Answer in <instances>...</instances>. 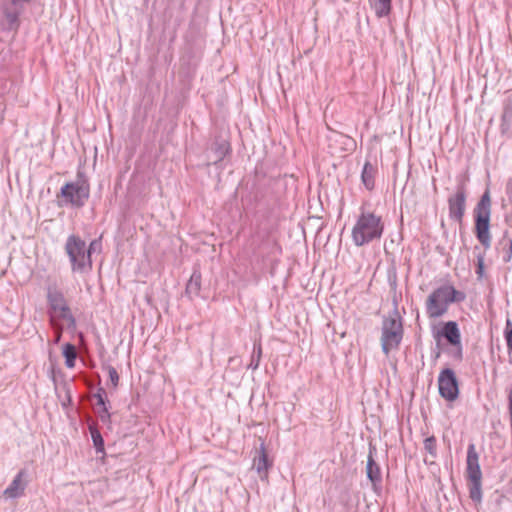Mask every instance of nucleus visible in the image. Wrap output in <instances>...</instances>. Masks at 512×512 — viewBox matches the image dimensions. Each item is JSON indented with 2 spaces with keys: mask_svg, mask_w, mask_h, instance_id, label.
<instances>
[{
  "mask_svg": "<svg viewBox=\"0 0 512 512\" xmlns=\"http://www.w3.org/2000/svg\"><path fill=\"white\" fill-rule=\"evenodd\" d=\"M384 230V223L380 215L371 211H361L355 225L352 228L351 236L356 246H363L380 239Z\"/></svg>",
  "mask_w": 512,
  "mask_h": 512,
  "instance_id": "obj_1",
  "label": "nucleus"
},
{
  "mask_svg": "<svg viewBox=\"0 0 512 512\" xmlns=\"http://www.w3.org/2000/svg\"><path fill=\"white\" fill-rule=\"evenodd\" d=\"M95 241L86 247L85 241L79 236L71 235L67 238L65 251L69 257L73 272L87 273L92 269L91 251Z\"/></svg>",
  "mask_w": 512,
  "mask_h": 512,
  "instance_id": "obj_2",
  "label": "nucleus"
},
{
  "mask_svg": "<svg viewBox=\"0 0 512 512\" xmlns=\"http://www.w3.org/2000/svg\"><path fill=\"white\" fill-rule=\"evenodd\" d=\"M463 298L464 296L452 285H443L427 297L426 313L429 318H439L448 311L451 303Z\"/></svg>",
  "mask_w": 512,
  "mask_h": 512,
  "instance_id": "obj_3",
  "label": "nucleus"
},
{
  "mask_svg": "<svg viewBox=\"0 0 512 512\" xmlns=\"http://www.w3.org/2000/svg\"><path fill=\"white\" fill-rule=\"evenodd\" d=\"M491 196L489 190L481 196L474 209L475 235L478 241L485 247L491 245L490 218H491Z\"/></svg>",
  "mask_w": 512,
  "mask_h": 512,
  "instance_id": "obj_4",
  "label": "nucleus"
},
{
  "mask_svg": "<svg viewBox=\"0 0 512 512\" xmlns=\"http://www.w3.org/2000/svg\"><path fill=\"white\" fill-rule=\"evenodd\" d=\"M403 338V325L397 315L386 317L382 323L381 347L388 355L391 351L397 350Z\"/></svg>",
  "mask_w": 512,
  "mask_h": 512,
  "instance_id": "obj_5",
  "label": "nucleus"
},
{
  "mask_svg": "<svg viewBox=\"0 0 512 512\" xmlns=\"http://www.w3.org/2000/svg\"><path fill=\"white\" fill-rule=\"evenodd\" d=\"M89 184L84 179H77L66 183L60 190L57 198L62 205L81 207L89 197Z\"/></svg>",
  "mask_w": 512,
  "mask_h": 512,
  "instance_id": "obj_6",
  "label": "nucleus"
},
{
  "mask_svg": "<svg viewBox=\"0 0 512 512\" xmlns=\"http://www.w3.org/2000/svg\"><path fill=\"white\" fill-rule=\"evenodd\" d=\"M47 300L50 308V318L52 325H56L57 320H66L74 323L73 316L63 293L56 287H50L47 292Z\"/></svg>",
  "mask_w": 512,
  "mask_h": 512,
  "instance_id": "obj_7",
  "label": "nucleus"
},
{
  "mask_svg": "<svg viewBox=\"0 0 512 512\" xmlns=\"http://www.w3.org/2000/svg\"><path fill=\"white\" fill-rule=\"evenodd\" d=\"M440 395L448 401H454L458 397V383L451 369L443 370L438 378Z\"/></svg>",
  "mask_w": 512,
  "mask_h": 512,
  "instance_id": "obj_8",
  "label": "nucleus"
},
{
  "mask_svg": "<svg viewBox=\"0 0 512 512\" xmlns=\"http://www.w3.org/2000/svg\"><path fill=\"white\" fill-rule=\"evenodd\" d=\"M466 191L464 185L458 187L456 193L449 197V215L458 223H462L465 214Z\"/></svg>",
  "mask_w": 512,
  "mask_h": 512,
  "instance_id": "obj_9",
  "label": "nucleus"
},
{
  "mask_svg": "<svg viewBox=\"0 0 512 512\" xmlns=\"http://www.w3.org/2000/svg\"><path fill=\"white\" fill-rule=\"evenodd\" d=\"M466 476L468 481L482 480V472L479 465V456L474 444H470L468 446Z\"/></svg>",
  "mask_w": 512,
  "mask_h": 512,
  "instance_id": "obj_10",
  "label": "nucleus"
},
{
  "mask_svg": "<svg viewBox=\"0 0 512 512\" xmlns=\"http://www.w3.org/2000/svg\"><path fill=\"white\" fill-rule=\"evenodd\" d=\"M253 466L259 474V477L262 480L268 481V473L272 466V461L268 459V454L264 444L260 446L258 456L253 460Z\"/></svg>",
  "mask_w": 512,
  "mask_h": 512,
  "instance_id": "obj_11",
  "label": "nucleus"
},
{
  "mask_svg": "<svg viewBox=\"0 0 512 512\" xmlns=\"http://www.w3.org/2000/svg\"><path fill=\"white\" fill-rule=\"evenodd\" d=\"M439 335L443 336L451 345L459 348V357L461 358V334L455 321L444 323Z\"/></svg>",
  "mask_w": 512,
  "mask_h": 512,
  "instance_id": "obj_12",
  "label": "nucleus"
},
{
  "mask_svg": "<svg viewBox=\"0 0 512 512\" xmlns=\"http://www.w3.org/2000/svg\"><path fill=\"white\" fill-rule=\"evenodd\" d=\"M23 472H20L12 481V483L5 489L4 495L7 498H15L23 494Z\"/></svg>",
  "mask_w": 512,
  "mask_h": 512,
  "instance_id": "obj_13",
  "label": "nucleus"
},
{
  "mask_svg": "<svg viewBox=\"0 0 512 512\" xmlns=\"http://www.w3.org/2000/svg\"><path fill=\"white\" fill-rule=\"evenodd\" d=\"M376 168L369 162L364 164L362 170V181L367 189L371 190L375 184Z\"/></svg>",
  "mask_w": 512,
  "mask_h": 512,
  "instance_id": "obj_14",
  "label": "nucleus"
},
{
  "mask_svg": "<svg viewBox=\"0 0 512 512\" xmlns=\"http://www.w3.org/2000/svg\"><path fill=\"white\" fill-rule=\"evenodd\" d=\"M377 17L387 16L391 11V0H369Z\"/></svg>",
  "mask_w": 512,
  "mask_h": 512,
  "instance_id": "obj_15",
  "label": "nucleus"
},
{
  "mask_svg": "<svg viewBox=\"0 0 512 512\" xmlns=\"http://www.w3.org/2000/svg\"><path fill=\"white\" fill-rule=\"evenodd\" d=\"M367 476L372 483H377L381 480V472L379 466L375 463L373 457L370 455L367 461Z\"/></svg>",
  "mask_w": 512,
  "mask_h": 512,
  "instance_id": "obj_16",
  "label": "nucleus"
},
{
  "mask_svg": "<svg viewBox=\"0 0 512 512\" xmlns=\"http://www.w3.org/2000/svg\"><path fill=\"white\" fill-rule=\"evenodd\" d=\"M63 356L65 357L66 366L68 368H73L77 357L75 346L70 343L65 344L63 347Z\"/></svg>",
  "mask_w": 512,
  "mask_h": 512,
  "instance_id": "obj_17",
  "label": "nucleus"
},
{
  "mask_svg": "<svg viewBox=\"0 0 512 512\" xmlns=\"http://www.w3.org/2000/svg\"><path fill=\"white\" fill-rule=\"evenodd\" d=\"M481 481L482 480L469 481L470 482V485H469L470 498L475 502L481 501V497H482Z\"/></svg>",
  "mask_w": 512,
  "mask_h": 512,
  "instance_id": "obj_18",
  "label": "nucleus"
},
{
  "mask_svg": "<svg viewBox=\"0 0 512 512\" xmlns=\"http://www.w3.org/2000/svg\"><path fill=\"white\" fill-rule=\"evenodd\" d=\"M91 438L93 440V444L98 452L104 451V440L100 434V432L96 428L90 427Z\"/></svg>",
  "mask_w": 512,
  "mask_h": 512,
  "instance_id": "obj_19",
  "label": "nucleus"
},
{
  "mask_svg": "<svg viewBox=\"0 0 512 512\" xmlns=\"http://www.w3.org/2000/svg\"><path fill=\"white\" fill-rule=\"evenodd\" d=\"M231 150L230 143L226 140L221 141L216 147V160L221 161Z\"/></svg>",
  "mask_w": 512,
  "mask_h": 512,
  "instance_id": "obj_20",
  "label": "nucleus"
},
{
  "mask_svg": "<svg viewBox=\"0 0 512 512\" xmlns=\"http://www.w3.org/2000/svg\"><path fill=\"white\" fill-rule=\"evenodd\" d=\"M105 370L107 372V375H108V378H109V381H110L112 387L116 388L119 383V374H118L117 370L112 366H107L105 368Z\"/></svg>",
  "mask_w": 512,
  "mask_h": 512,
  "instance_id": "obj_21",
  "label": "nucleus"
},
{
  "mask_svg": "<svg viewBox=\"0 0 512 512\" xmlns=\"http://www.w3.org/2000/svg\"><path fill=\"white\" fill-rule=\"evenodd\" d=\"M424 448L426 451H428L431 455L436 454V439L435 437L431 436L424 440Z\"/></svg>",
  "mask_w": 512,
  "mask_h": 512,
  "instance_id": "obj_22",
  "label": "nucleus"
},
{
  "mask_svg": "<svg viewBox=\"0 0 512 512\" xmlns=\"http://www.w3.org/2000/svg\"><path fill=\"white\" fill-rule=\"evenodd\" d=\"M505 339L507 342L508 350L512 349V321L507 319L505 326Z\"/></svg>",
  "mask_w": 512,
  "mask_h": 512,
  "instance_id": "obj_23",
  "label": "nucleus"
},
{
  "mask_svg": "<svg viewBox=\"0 0 512 512\" xmlns=\"http://www.w3.org/2000/svg\"><path fill=\"white\" fill-rule=\"evenodd\" d=\"M477 274L478 276L481 278L483 276V272H484V260L482 257H479L478 258V263H477Z\"/></svg>",
  "mask_w": 512,
  "mask_h": 512,
  "instance_id": "obj_24",
  "label": "nucleus"
},
{
  "mask_svg": "<svg viewBox=\"0 0 512 512\" xmlns=\"http://www.w3.org/2000/svg\"><path fill=\"white\" fill-rule=\"evenodd\" d=\"M339 139H340L341 143H343L344 145L351 144V145L355 146V142L353 141V139L346 135H340Z\"/></svg>",
  "mask_w": 512,
  "mask_h": 512,
  "instance_id": "obj_25",
  "label": "nucleus"
},
{
  "mask_svg": "<svg viewBox=\"0 0 512 512\" xmlns=\"http://www.w3.org/2000/svg\"><path fill=\"white\" fill-rule=\"evenodd\" d=\"M53 326L55 327V330H56L55 342H59L61 335H62V329L58 326L57 323H56V325H53Z\"/></svg>",
  "mask_w": 512,
  "mask_h": 512,
  "instance_id": "obj_26",
  "label": "nucleus"
},
{
  "mask_svg": "<svg viewBox=\"0 0 512 512\" xmlns=\"http://www.w3.org/2000/svg\"><path fill=\"white\" fill-rule=\"evenodd\" d=\"M31 0H12L13 4H17L19 2H30Z\"/></svg>",
  "mask_w": 512,
  "mask_h": 512,
  "instance_id": "obj_27",
  "label": "nucleus"
},
{
  "mask_svg": "<svg viewBox=\"0 0 512 512\" xmlns=\"http://www.w3.org/2000/svg\"><path fill=\"white\" fill-rule=\"evenodd\" d=\"M195 284H196V286H198V287H199V284H200V275L196 276Z\"/></svg>",
  "mask_w": 512,
  "mask_h": 512,
  "instance_id": "obj_28",
  "label": "nucleus"
},
{
  "mask_svg": "<svg viewBox=\"0 0 512 512\" xmlns=\"http://www.w3.org/2000/svg\"><path fill=\"white\" fill-rule=\"evenodd\" d=\"M194 280V275L190 278V283Z\"/></svg>",
  "mask_w": 512,
  "mask_h": 512,
  "instance_id": "obj_29",
  "label": "nucleus"
}]
</instances>
